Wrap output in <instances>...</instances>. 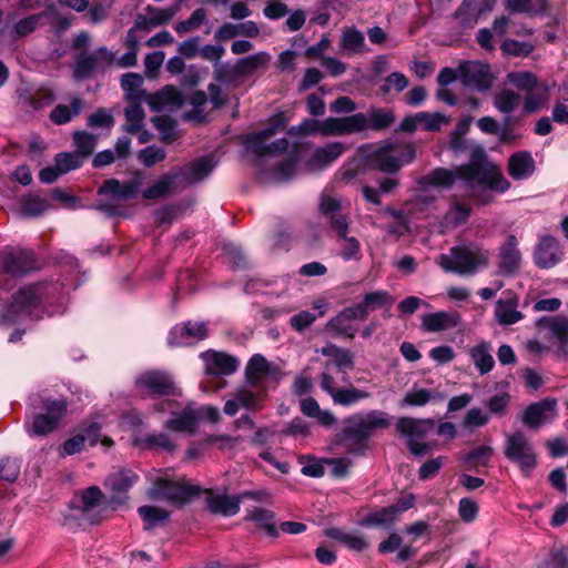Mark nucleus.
Here are the masks:
<instances>
[{
	"instance_id": "nucleus-43",
	"label": "nucleus",
	"mask_w": 568,
	"mask_h": 568,
	"mask_svg": "<svg viewBox=\"0 0 568 568\" xmlns=\"http://www.w3.org/2000/svg\"><path fill=\"white\" fill-rule=\"evenodd\" d=\"M260 29L253 21H245L237 24L224 23L215 32V39L219 41H226L239 36L254 38L258 36Z\"/></svg>"
},
{
	"instance_id": "nucleus-24",
	"label": "nucleus",
	"mask_w": 568,
	"mask_h": 568,
	"mask_svg": "<svg viewBox=\"0 0 568 568\" xmlns=\"http://www.w3.org/2000/svg\"><path fill=\"white\" fill-rule=\"evenodd\" d=\"M205 373L213 376H227L234 374L240 362L236 357L224 352L206 351L201 353Z\"/></svg>"
},
{
	"instance_id": "nucleus-11",
	"label": "nucleus",
	"mask_w": 568,
	"mask_h": 568,
	"mask_svg": "<svg viewBox=\"0 0 568 568\" xmlns=\"http://www.w3.org/2000/svg\"><path fill=\"white\" fill-rule=\"evenodd\" d=\"M539 334L556 343L555 354L559 358L568 356V317L562 315L544 316L536 322Z\"/></svg>"
},
{
	"instance_id": "nucleus-50",
	"label": "nucleus",
	"mask_w": 568,
	"mask_h": 568,
	"mask_svg": "<svg viewBox=\"0 0 568 568\" xmlns=\"http://www.w3.org/2000/svg\"><path fill=\"white\" fill-rule=\"evenodd\" d=\"M550 87L547 82H541L532 91L526 92L524 97V109L528 113H535L544 109L549 101Z\"/></svg>"
},
{
	"instance_id": "nucleus-47",
	"label": "nucleus",
	"mask_w": 568,
	"mask_h": 568,
	"mask_svg": "<svg viewBox=\"0 0 568 568\" xmlns=\"http://www.w3.org/2000/svg\"><path fill=\"white\" fill-rule=\"evenodd\" d=\"M84 106L82 99L74 97L70 101V105L58 104L50 113V120L57 124L62 125L69 123L73 118L78 116Z\"/></svg>"
},
{
	"instance_id": "nucleus-16",
	"label": "nucleus",
	"mask_w": 568,
	"mask_h": 568,
	"mask_svg": "<svg viewBox=\"0 0 568 568\" xmlns=\"http://www.w3.org/2000/svg\"><path fill=\"white\" fill-rule=\"evenodd\" d=\"M33 268L29 253L0 254V286H8L11 278L22 276Z\"/></svg>"
},
{
	"instance_id": "nucleus-59",
	"label": "nucleus",
	"mask_w": 568,
	"mask_h": 568,
	"mask_svg": "<svg viewBox=\"0 0 568 568\" xmlns=\"http://www.w3.org/2000/svg\"><path fill=\"white\" fill-rule=\"evenodd\" d=\"M47 209L48 203L44 199L30 194L22 199L20 212L23 216L33 217L41 215Z\"/></svg>"
},
{
	"instance_id": "nucleus-25",
	"label": "nucleus",
	"mask_w": 568,
	"mask_h": 568,
	"mask_svg": "<svg viewBox=\"0 0 568 568\" xmlns=\"http://www.w3.org/2000/svg\"><path fill=\"white\" fill-rule=\"evenodd\" d=\"M562 255L559 241L551 235H545L535 247L534 260L538 267L551 268L561 261Z\"/></svg>"
},
{
	"instance_id": "nucleus-35",
	"label": "nucleus",
	"mask_w": 568,
	"mask_h": 568,
	"mask_svg": "<svg viewBox=\"0 0 568 568\" xmlns=\"http://www.w3.org/2000/svg\"><path fill=\"white\" fill-rule=\"evenodd\" d=\"M458 324L459 315L453 312L439 311L422 316V329L428 333L447 331Z\"/></svg>"
},
{
	"instance_id": "nucleus-12",
	"label": "nucleus",
	"mask_w": 568,
	"mask_h": 568,
	"mask_svg": "<svg viewBox=\"0 0 568 568\" xmlns=\"http://www.w3.org/2000/svg\"><path fill=\"white\" fill-rule=\"evenodd\" d=\"M200 494V488L185 481H173L165 477H156L148 495L151 498L166 499L171 503L182 504Z\"/></svg>"
},
{
	"instance_id": "nucleus-29",
	"label": "nucleus",
	"mask_w": 568,
	"mask_h": 568,
	"mask_svg": "<svg viewBox=\"0 0 568 568\" xmlns=\"http://www.w3.org/2000/svg\"><path fill=\"white\" fill-rule=\"evenodd\" d=\"M336 235V254L345 262L359 261L363 256L359 240L349 234V224L333 231Z\"/></svg>"
},
{
	"instance_id": "nucleus-38",
	"label": "nucleus",
	"mask_w": 568,
	"mask_h": 568,
	"mask_svg": "<svg viewBox=\"0 0 568 568\" xmlns=\"http://www.w3.org/2000/svg\"><path fill=\"white\" fill-rule=\"evenodd\" d=\"M470 211L471 210L468 203L459 201L454 196L448 210L442 220V231L447 232L465 223L470 215Z\"/></svg>"
},
{
	"instance_id": "nucleus-44",
	"label": "nucleus",
	"mask_w": 568,
	"mask_h": 568,
	"mask_svg": "<svg viewBox=\"0 0 568 568\" xmlns=\"http://www.w3.org/2000/svg\"><path fill=\"white\" fill-rule=\"evenodd\" d=\"M491 351V344L486 341L479 342L469 349L471 362L481 375L489 373L495 366Z\"/></svg>"
},
{
	"instance_id": "nucleus-18",
	"label": "nucleus",
	"mask_w": 568,
	"mask_h": 568,
	"mask_svg": "<svg viewBox=\"0 0 568 568\" xmlns=\"http://www.w3.org/2000/svg\"><path fill=\"white\" fill-rule=\"evenodd\" d=\"M207 334V323L187 321L182 325H175L170 331L168 342L174 347L187 346L204 339Z\"/></svg>"
},
{
	"instance_id": "nucleus-58",
	"label": "nucleus",
	"mask_w": 568,
	"mask_h": 568,
	"mask_svg": "<svg viewBox=\"0 0 568 568\" xmlns=\"http://www.w3.org/2000/svg\"><path fill=\"white\" fill-rule=\"evenodd\" d=\"M520 97L513 90H501L494 97L495 108L505 114L511 113L519 104Z\"/></svg>"
},
{
	"instance_id": "nucleus-23",
	"label": "nucleus",
	"mask_w": 568,
	"mask_h": 568,
	"mask_svg": "<svg viewBox=\"0 0 568 568\" xmlns=\"http://www.w3.org/2000/svg\"><path fill=\"white\" fill-rule=\"evenodd\" d=\"M364 113H355L344 118H326L323 120V135L336 136L363 132Z\"/></svg>"
},
{
	"instance_id": "nucleus-53",
	"label": "nucleus",
	"mask_w": 568,
	"mask_h": 568,
	"mask_svg": "<svg viewBox=\"0 0 568 568\" xmlns=\"http://www.w3.org/2000/svg\"><path fill=\"white\" fill-rule=\"evenodd\" d=\"M369 396L371 394L367 390L349 386L344 388L338 387L337 390H334V394H332L331 397L335 405L348 407L368 398Z\"/></svg>"
},
{
	"instance_id": "nucleus-34",
	"label": "nucleus",
	"mask_w": 568,
	"mask_h": 568,
	"mask_svg": "<svg viewBox=\"0 0 568 568\" xmlns=\"http://www.w3.org/2000/svg\"><path fill=\"white\" fill-rule=\"evenodd\" d=\"M321 352L323 355L329 357L325 365H332V369L343 375L342 381H346L347 372L354 367L352 353L334 344H327Z\"/></svg>"
},
{
	"instance_id": "nucleus-8",
	"label": "nucleus",
	"mask_w": 568,
	"mask_h": 568,
	"mask_svg": "<svg viewBox=\"0 0 568 568\" xmlns=\"http://www.w3.org/2000/svg\"><path fill=\"white\" fill-rule=\"evenodd\" d=\"M432 419H417L400 417L396 423V430L407 439L409 452L415 456H424L432 450L428 443L420 442L433 428Z\"/></svg>"
},
{
	"instance_id": "nucleus-60",
	"label": "nucleus",
	"mask_w": 568,
	"mask_h": 568,
	"mask_svg": "<svg viewBox=\"0 0 568 568\" xmlns=\"http://www.w3.org/2000/svg\"><path fill=\"white\" fill-rule=\"evenodd\" d=\"M139 515L144 521V529L150 530L168 519V513L152 506H142L139 508Z\"/></svg>"
},
{
	"instance_id": "nucleus-30",
	"label": "nucleus",
	"mask_w": 568,
	"mask_h": 568,
	"mask_svg": "<svg viewBox=\"0 0 568 568\" xmlns=\"http://www.w3.org/2000/svg\"><path fill=\"white\" fill-rule=\"evenodd\" d=\"M359 321V315L354 305L345 307L326 324V331L331 334L343 335L353 338L356 334L354 323Z\"/></svg>"
},
{
	"instance_id": "nucleus-9",
	"label": "nucleus",
	"mask_w": 568,
	"mask_h": 568,
	"mask_svg": "<svg viewBox=\"0 0 568 568\" xmlns=\"http://www.w3.org/2000/svg\"><path fill=\"white\" fill-rule=\"evenodd\" d=\"M65 408V402L62 399L43 400L41 412L34 413L26 423L27 433L31 436H44L51 433L58 426Z\"/></svg>"
},
{
	"instance_id": "nucleus-55",
	"label": "nucleus",
	"mask_w": 568,
	"mask_h": 568,
	"mask_svg": "<svg viewBox=\"0 0 568 568\" xmlns=\"http://www.w3.org/2000/svg\"><path fill=\"white\" fill-rule=\"evenodd\" d=\"M365 125L363 131L367 130H383L388 128L394 122V114L389 110L372 109L369 112L364 113Z\"/></svg>"
},
{
	"instance_id": "nucleus-31",
	"label": "nucleus",
	"mask_w": 568,
	"mask_h": 568,
	"mask_svg": "<svg viewBox=\"0 0 568 568\" xmlns=\"http://www.w3.org/2000/svg\"><path fill=\"white\" fill-rule=\"evenodd\" d=\"M216 163L209 155L202 156L181 169L178 179L183 185H190L203 181L215 168Z\"/></svg>"
},
{
	"instance_id": "nucleus-10",
	"label": "nucleus",
	"mask_w": 568,
	"mask_h": 568,
	"mask_svg": "<svg viewBox=\"0 0 568 568\" xmlns=\"http://www.w3.org/2000/svg\"><path fill=\"white\" fill-rule=\"evenodd\" d=\"M505 456L516 463L524 474H529L537 465V455L532 444L520 430L507 436Z\"/></svg>"
},
{
	"instance_id": "nucleus-57",
	"label": "nucleus",
	"mask_w": 568,
	"mask_h": 568,
	"mask_svg": "<svg viewBox=\"0 0 568 568\" xmlns=\"http://www.w3.org/2000/svg\"><path fill=\"white\" fill-rule=\"evenodd\" d=\"M341 47L348 53L355 54L363 52L365 47V38L364 34L355 29L348 28L346 29L341 38Z\"/></svg>"
},
{
	"instance_id": "nucleus-6",
	"label": "nucleus",
	"mask_w": 568,
	"mask_h": 568,
	"mask_svg": "<svg viewBox=\"0 0 568 568\" xmlns=\"http://www.w3.org/2000/svg\"><path fill=\"white\" fill-rule=\"evenodd\" d=\"M390 425V417L383 410L356 413L344 420V434L356 440L369 438L374 432L385 429Z\"/></svg>"
},
{
	"instance_id": "nucleus-40",
	"label": "nucleus",
	"mask_w": 568,
	"mask_h": 568,
	"mask_svg": "<svg viewBox=\"0 0 568 568\" xmlns=\"http://www.w3.org/2000/svg\"><path fill=\"white\" fill-rule=\"evenodd\" d=\"M132 444L141 449H162L169 453L175 449L173 439L165 433L138 434Z\"/></svg>"
},
{
	"instance_id": "nucleus-62",
	"label": "nucleus",
	"mask_w": 568,
	"mask_h": 568,
	"mask_svg": "<svg viewBox=\"0 0 568 568\" xmlns=\"http://www.w3.org/2000/svg\"><path fill=\"white\" fill-rule=\"evenodd\" d=\"M507 80L517 89L526 92L532 91L537 84L541 83L538 82L536 75L529 71L510 72L507 74Z\"/></svg>"
},
{
	"instance_id": "nucleus-61",
	"label": "nucleus",
	"mask_w": 568,
	"mask_h": 568,
	"mask_svg": "<svg viewBox=\"0 0 568 568\" xmlns=\"http://www.w3.org/2000/svg\"><path fill=\"white\" fill-rule=\"evenodd\" d=\"M73 142L75 152L84 159L88 158L95 149L97 136L84 131H75L73 133Z\"/></svg>"
},
{
	"instance_id": "nucleus-17",
	"label": "nucleus",
	"mask_w": 568,
	"mask_h": 568,
	"mask_svg": "<svg viewBox=\"0 0 568 568\" xmlns=\"http://www.w3.org/2000/svg\"><path fill=\"white\" fill-rule=\"evenodd\" d=\"M459 80L466 85L484 92L490 89L493 79L489 67L479 61H465L459 64Z\"/></svg>"
},
{
	"instance_id": "nucleus-49",
	"label": "nucleus",
	"mask_w": 568,
	"mask_h": 568,
	"mask_svg": "<svg viewBox=\"0 0 568 568\" xmlns=\"http://www.w3.org/2000/svg\"><path fill=\"white\" fill-rule=\"evenodd\" d=\"M181 98L183 102L181 104H178V106H181L185 103L192 105V110L185 112L184 119L189 121H197L202 122L205 118L204 113V106L207 102V97L203 91H195L190 97L184 98L183 94L180 92ZM176 108V105L168 106L166 109Z\"/></svg>"
},
{
	"instance_id": "nucleus-5",
	"label": "nucleus",
	"mask_w": 568,
	"mask_h": 568,
	"mask_svg": "<svg viewBox=\"0 0 568 568\" xmlns=\"http://www.w3.org/2000/svg\"><path fill=\"white\" fill-rule=\"evenodd\" d=\"M143 78L135 73H128L121 79V87L131 101L146 102L154 111L165 110L168 106L178 105L183 102L180 90L173 85H165L154 94L142 90Z\"/></svg>"
},
{
	"instance_id": "nucleus-2",
	"label": "nucleus",
	"mask_w": 568,
	"mask_h": 568,
	"mask_svg": "<svg viewBox=\"0 0 568 568\" xmlns=\"http://www.w3.org/2000/svg\"><path fill=\"white\" fill-rule=\"evenodd\" d=\"M55 291V286L47 283L28 284L13 295L10 306L0 316L8 323L39 320L44 313V303Z\"/></svg>"
},
{
	"instance_id": "nucleus-41",
	"label": "nucleus",
	"mask_w": 568,
	"mask_h": 568,
	"mask_svg": "<svg viewBox=\"0 0 568 568\" xmlns=\"http://www.w3.org/2000/svg\"><path fill=\"white\" fill-rule=\"evenodd\" d=\"M517 245V239L514 235H508L501 245L499 253V268L501 273L511 274L519 267L520 253Z\"/></svg>"
},
{
	"instance_id": "nucleus-28",
	"label": "nucleus",
	"mask_w": 568,
	"mask_h": 568,
	"mask_svg": "<svg viewBox=\"0 0 568 568\" xmlns=\"http://www.w3.org/2000/svg\"><path fill=\"white\" fill-rule=\"evenodd\" d=\"M346 150L347 145L342 142H331L317 148L306 161V168L311 172L322 171L332 165Z\"/></svg>"
},
{
	"instance_id": "nucleus-19",
	"label": "nucleus",
	"mask_w": 568,
	"mask_h": 568,
	"mask_svg": "<svg viewBox=\"0 0 568 568\" xmlns=\"http://www.w3.org/2000/svg\"><path fill=\"white\" fill-rule=\"evenodd\" d=\"M114 60V53L104 47H101L89 54H82L77 60L74 77L79 80L85 79L92 72L103 70L111 65Z\"/></svg>"
},
{
	"instance_id": "nucleus-7",
	"label": "nucleus",
	"mask_w": 568,
	"mask_h": 568,
	"mask_svg": "<svg viewBox=\"0 0 568 568\" xmlns=\"http://www.w3.org/2000/svg\"><path fill=\"white\" fill-rule=\"evenodd\" d=\"M155 409L171 415V418L164 424L166 429L184 434H192L194 432L196 414L193 404L183 405L178 400L166 398L156 404Z\"/></svg>"
},
{
	"instance_id": "nucleus-13",
	"label": "nucleus",
	"mask_w": 568,
	"mask_h": 568,
	"mask_svg": "<svg viewBox=\"0 0 568 568\" xmlns=\"http://www.w3.org/2000/svg\"><path fill=\"white\" fill-rule=\"evenodd\" d=\"M280 126L281 125L276 123L258 132L248 134L244 142L246 150L256 156H264L267 154L278 155L286 153L290 149V143L286 139H280L268 143V140L275 135Z\"/></svg>"
},
{
	"instance_id": "nucleus-48",
	"label": "nucleus",
	"mask_w": 568,
	"mask_h": 568,
	"mask_svg": "<svg viewBox=\"0 0 568 568\" xmlns=\"http://www.w3.org/2000/svg\"><path fill=\"white\" fill-rule=\"evenodd\" d=\"M300 408L305 416L316 418L322 426L331 427L336 423V417L333 413L321 409L318 403L312 397L301 399Z\"/></svg>"
},
{
	"instance_id": "nucleus-37",
	"label": "nucleus",
	"mask_w": 568,
	"mask_h": 568,
	"mask_svg": "<svg viewBox=\"0 0 568 568\" xmlns=\"http://www.w3.org/2000/svg\"><path fill=\"white\" fill-rule=\"evenodd\" d=\"M535 168V160L528 151L516 152L508 160V173L515 180L528 179Z\"/></svg>"
},
{
	"instance_id": "nucleus-56",
	"label": "nucleus",
	"mask_w": 568,
	"mask_h": 568,
	"mask_svg": "<svg viewBox=\"0 0 568 568\" xmlns=\"http://www.w3.org/2000/svg\"><path fill=\"white\" fill-rule=\"evenodd\" d=\"M179 4H172L166 8L146 7L145 23L151 27H159L169 23L179 11Z\"/></svg>"
},
{
	"instance_id": "nucleus-42",
	"label": "nucleus",
	"mask_w": 568,
	"mask_h": 568,
	"mask_svg": "<svg viewBox=\"0 0 568 568\" xmlns=\"http://www.w3.org/2000/svg\"><path fill=\"white\" fill-rule=\"evenodd\" d=\"M298 161L300 152L294 145L287 156L271 171L270 179L275 182H285L293 179L297 173Z\"/></svg>"
},
{
	"instance_id": "nucleus-63",
	"label": "nucleus",
	"mask_w": 568,
	"mask_h": 568,
	"mask_svg": "<svg viewBox=\"0 0 568 568\" xmlns=\"http://www.w3.org/2000/svg\"><path fill=\"white\" fill-rule=\"evenodd\" d=\"M418 119L420 120V126L430 132L439 131L444 125L450 122V118L439 112H418Z\"/></svg>"
},
{
	"instance_id": "nucleus-64",
	"label": "nucleus",
	"mask_w": 568,
	"mask_h": 568,
	"mask_svg": "<svg viewBox=\"0 0 568 568\" xmlns=\"http://www.w3.org/2000/svg\"><path fill=\"white\" fill-rule=\"evenodd\" d=\"M246 518L256 523L260 527L271 534L275 530L274 514L271 510L254 507L253 509L248 510Z\"/></svg>"
},
{
	"instance_id": "nucleus-27",
	"label": "nucleus",
	"mask_w": 568,
	"mask_h": 568,
	"mask_svg": "<svg viewBox=\"0 0 568 568\" xmlns=\"http://www.w3.org/2000/svg\"><path fill=\"white\" fill-rule=\"evenodd\" d=\"M139 476L131 469H120L110 474L104 486L111 491V501L122 504L126 491L136 483Z\"/></svg>"
},
{
	"instance_id": "nucleus-3",
	"label": "nucleus",
	"mask_w": 568,
	"mask_h": 568,
	"mask_svg": "<svg viewBox=\"0 0 568 568\" xmlns=\"http://www.w3.org/2000/svg\"><path fill=\"white\" fill-rule=\"evenodd\" d=\"M490 252L477 244L457 245L448 253L439 254L435 262L445 272L460 276H473L488 267Z\"/></svg>"
},
{
	"instance_id": "nucleus-52",
	"label": "nucleus",
	"mask_w": 568,
	"mask_h": 568,
	"mask_svg": "<svg viewBox=\"0 0 568 568\" xmlns=\"http://www.w3.org/2000/svg\"><path fill=\"white\" fill-rule=\"evenodd\" d=\"M549 0H505L509 13L539 14L548 7Z\"/></svg>"
},
{
	"instance_id": "nucleus-4",
	"label": "nucleus",
	"mask_w": 568,
	"mask_h": 568,
	"mask_svg": "<svg viewBox=\"0 0 568 568\" xmlns=\"http://www.w3.org/2000/svg\"><path fill=\"white\" fill-rule=\"evenodd\" d=\"M361 151L374 169L386 174L397 173L416 156L413 144L393 141H386L378 146L363 145Z\"/></svg>"
},
{
	"instance_id": "nucleus-1",
	"label": "nucleus",
	"mask_w": 568,
	"mask_h": 568,
	"mask_svg": "<svg viewBox=\"0 0 568 568\" xmlns=\"http://www.w3.org/2000/svg\"><path fill=\"white\" fill-rule=\"evenodd\" d=\"M457 179L464 181L470 194L476 196L480 191L505 192L509 189V182L495 164L487 160L483 150L473 152L470 162L456 170L436 169L423 176L418 184L426 190L428 186L448 187Z\"/></svg>"
},
{
	"instance_id": "nucleus-20",
	"label": "nucleus",
	"mask_w": 568,
	"mask_h": 568,
	"mask_svg": "<svg viewBox=\"0 0 568 568\" xmlns=\"http://www.w3.org/2000/svg\"><path fill=\"white\" fill-rule=\"evenodd\" d=\"M264 393L258 388L241 387L225 402L224 413L234 416L241 408L257 410L262 407Z\"/></svg>"
},
{
	"instance_id": "nucleus-32",
	"label": "nucleus",
	"mask_w": 568,
	"mask_h": 568,
	"mask_svg": "<svg viewBox=\"0 0 568 568\" xmlns=\"http://www.w3.org/2000/svg\"><path fill=\"white\" fill-rule=\"evenodd\" d=\"M495 317L500 325H513L523 320L518 311V296L513 292H505L504 297L496 302Z\"/></svg>"
},
{
	"instance_id": "nucleus-33",
	"label": "nucleus",
	"mask_w": 568,
	"mask_h": 568,
	"mask_svg": "<svg viewBox=\"0 0 568 568\" xmlns=\"http://www.w3.org/2000/svg\"><path fill=\"white\" fill-rule=\"evenodd\" d=\"M393 303L394 298L388 292L378 290L367 293L362 302L355 304L354 307L359 315V321H365L372 312L381 308H389Z\"/></svg>"
},
{
	"instance_id": "nucleus-21",
	"label": "nucleus",
	"mask_w": 568,
	"mask_h": 568,
	"mask_svg": "<svg viewBox=\"0 0 568 568\" xmlns=\"http://www.w3.org/2000/svg\"><path fill=\"white\" fill-rule=\"evenodd\" d=\"M143 181V173L136 171L130 180L124 182H120L115 179L108 180L102 186H100L99 193L110 195L114 200L133 199L140 192Z\"/></svg>"
},
{
	"instance_id": "nucleus-51",
	"label": "nucleus",
	"mask_w": 568,
	"mask_h": 568,
	"mask_svg": "<svg viewBox=\"0 0 568 568\" xmlns=\"http://www.w3.org/2000/svg\"><path fill=\"white\" fill-rule=\"evenodd\" d=\"M178 174H165L142 192L145 200H156L171 194L175 190Z\"/></svg>"
},
{
	"instance_id": "nucleus-26",
	"label": "nucleus",
	"mask_w": 568,
	"mask_h": 568,
	"mask_svg": "<svg viewBox=\"0 0 568 568\" xmlns=\"http://www.w3.org/2000/svg\"><path fill=\"white\" fill-rule=\"evenodd\" d=\"M318 210L321 215L328 222L332 231L341 230L349 224L344 213L342 201L331 194L323 193L320 197Z\"/></svg>"
},
{
	"instance_id": "nucleus-36",
	"label": "nucleus",
	"mask_w": 568,
	"mask_h": 568,
	"mask_svg": "<svg viewBox=\"0 0 568 568\" xmlns=\"http://www.w3.org/2000/svg\"><path fill=\"white\" fill-rule=\"evenodd\" d=\"M245 375L247 385L252 388H258L266 376L275 375V371L263 355L255 354L247 363Z\"/></svg>"
},
{
	"instance_id": "nucleus-14",
	"label": "nucleus",
	"mask_w": 568,
	"mask_h": 568,
	"mask_svg": "<svg viewBox=\"0 0 568 568\" xmlns=\"http://www.w3.org/2000/svg\"><path fill=\"white\" fill-rule=\"evenodd\" d=\"M558 418V400L547 397L528 405L520 414L521 423L530 429H538Z\"/></svg>"
},
{
	"instance_id": "nucleus-39",
	"label": "nucleus",
	"mask_w": 568,
	"mask_h": 568,
	"mask_svg": "<svg viewBox=\"0 0 568 568\" xmlns=\"http://www.w3.org/2000/svg\"><path fill=\"white\" fill-rule=\"evenodd\" d=\"M209 509L214 514L234 516L240 510L241 497L226 494L209 493L206 497Z\"/></svg>"
},
{
	"instance_id": "nucleus-22",
	"label": "nucleus",
	"mask_w": 568,
	"mask_h": 568,
	"mask_svg": "<svg viewBox=\"0 0 568 568\" xmlns=\"http://www.w3.org/2000/svg\"><path fill=\"white\" fill-rule=\"evenodd\" d=\"M103 493L97 486L87 488L81 495L75 496L72 500V509L80 511L74 517L85 519L90 523H97V510L101 507Z\"/></svg>"
},
{
	"instance_id": "nucleus-54",
	"label": "nucleus",
	"mask_w": 568,
	"mask_h": 568,
	"mask_svg": "<svg viewBox=\"0 0 568 568\" xmlns=\"http://www.w3.org/2000/svg\"><path fill=\"white\" fill-rule=\"evenodd\" d=\"M435 399H442V395L437 394L430 389L413 387L400 399L399 406L400 407H408V406L420 407V406H425L426 404H428Z\"/></svg>"
},
{
	"instance_id": "nucleus-46",
	"label": "nucleus",
	"mask_w": 568,
	"mask_h": 568,
	"mask_svg": "<svg viewBox=\"0 0 568 568\" xmlns=\"http://www.w3.org/2000/svg\"><path fill=\"white\" fill-rule=\"evenodd\" d=\"M325 535L355 551H362L367 547L364 537L356 531H348L342 528H328L325 530Z\"/></svg>"
},
{
	"instance_id": "nucleus-45",
	"label": "nucleus",
	"mask_w": 568,
	"mask_h": 568,
	"mask_svg": "<svg viewBox=\"0 0 568 568\" xmlns=\"http://www.w3.org/2000/svg\"><path fill=\"white\" fill-rule=\"evenodd\" d=\"M141 102L132 101V103L125 109L124 114L126 119L125 130L132 134L140 133V142L144 143L148 141V133L142 131L144 111L140 104Z\"/></svg>"
},
{
	"instance_id": "nucleus-15",
	"label": "nucleus",
	"mask_w": 568,
	"mask_h": 568,
	"mask_svg": "<svg viewBox=\"0 0 568 568\" xmlns=\"http://www.w3.org/2000/svg\"><path fill=\"white\" fill-rule=\"evenodd\" d=\"M136 388L149 395H173L180 396L176 392L172 376L162 371H146L135 379Z\"/></svg>"
}]
</instances>
